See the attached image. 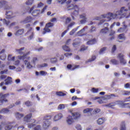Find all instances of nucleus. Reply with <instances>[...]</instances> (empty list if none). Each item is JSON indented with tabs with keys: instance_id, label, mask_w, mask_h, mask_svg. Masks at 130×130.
Masks as SVG:
<instances>
[{
	"instance_id": "nucleus-1",
	"label": "nucleus",
	"mask_w": 130,
	"mask_h": 130,
	"mask_svg": "<svg viewBox=\"0 0 130 130\" xmlns=\"http://www.w3.org/2000/svg\"><path fill=\"white\" fill-rule=\"evenodd\" d=\"M30 54V52H27L25 54H24L22 56H18V58L19 59H23L24 61V64L26 66V68L28 70H31V69H33V67L34 65L31 64V63H30V57L27 56V55H29Z\"/></svg>"
},
{
	"instance_id": "nucleus-2",
	"label": "nucleus",
	"mask_w": 130,
	"mask_h": 130,
	"mask_svg": "<svg viewBox=\"0 0 130 130\" xmlns=\"http://www.w3.org/2000/svg\"><path fill=\"white\" fill-rule=\"evenodd\" d=\"M71 10H74V12L72 13V17L73 20H75V17L74 16H77L79 15V8L77 6H75L74 5L71 4L68 6L67 8V10L70 11Z\"/></svg>"
},
{
	"instance_id": "nucleus-3",
	"label": "nucleus",
	"mask_w": 130,
	"mask_h": 130,
	"mask_svg": "<svg viewBox=\"0 0 130 130\" xmlns=\"http://www.w3.org/2000/svg\"><path fill=\"white\" fill-rule=\"evenodd\" d=\"M29 13L31 14L32 16H38L39 14H41L40 10L36 9V7L34 6L29 10Z\"/></svg>"
},
{
	"instance_id": "nucleus-4",
	"label": "nucleus",
	"mask_w": 130,
	"mask_h": 130,
	"mask_svg": "<svg viewBox=\"0 0 130 130\" xmlns=\"http://www.w3.org/2000/svg\"><path fill=\"white\" fill-rule=\"evenodd\" d=\"M117 58L118 59H119L120 63L122 64H125L126 63V60L124 59V55H123V54H118Z\"/></svg>"
},
{
	"instance_id": "nucleus-5",
	"label": "nucleus",
	"mask_w": 130,
	"mask_h": 130,
	"mask_svg": "<svg viewBox=\"0 0 130 130\" xmlns=\"http://www.w3.org/2000/svg\"><path fill=\"white\" fill-rule=\"evenodd\" d=\"M63 118V114L61 113H59L56 114L53 118V121L54 122H56V121H58V120H60L61 118Z\"/></svg>"
},
{
	"instance_id": "nucleus-6",
	"label": "nucleus",
	"mask_w": 130,
	"mask_h": 130,
	"mask_svg": "<svg viewBox=\"0 0 130 130\" xmlns=\"http://www.w3.org/2000/svg\"><path fill=\"white\" fill-rule=\"evenodd\" d=\"M27 34L29 35L28 40H32L34 38V30L32 27L29 28Z\"/></svg>"
},
{
	"instance_id": "nucleus-7",
	"label": "nucleus",
	"mask_w": 130,
	"mask_h": 130,
	"mask_svg": "<svg viewBox=\"0 0 130 130\" xmlns=\"http://www.w3.org/2000/svg\"><path fill=\"white\" fill-rule=\"evenodd\" d=\"M66 123H67L68 125H72L74 123V118L73 116L69 115L66 118Z\"/></svg>"
},
{
	"instance_id": "nucleus-8",
	"label": "nucleus",
	"mask_w": 130,
	"mask_h": 130,
	"mask_svg": "<svg viewBox=\"0 0 130 130\" xmlns=\"http://www.w3.org/2000/svg\"><path fill=\"white\" fill-rule=\"evenodd\" d=\"M44 121L43 122V128L44 129H47L49 128L50 126V121L47 120H44Z\"/></svg>"
},
{
	"instance_id": "nucleus-9",
	"label": "nucleus",
	"mask_w": 130,
	"mask_h": 130,
	"mask_svg": "<svg viewBox=\"0 0 130 130\" xmlns=\"http://www.w3.org/2000/svg\"><path fill=\"white\" fill-rule=\"evenodd\" d=\"M9 96V93H6L3 94V93H0V102L1 103H4V102H8V100L5 99L6 97Z\"/></svg>"
},
{
	"instance_id": "nucleus-10",
	"label": "nucleus",
	"mask_w": 130,
	"mask_h": 130,
	"mask_svg": "<svg viewBox=\"0 0 130 130\" xmlns=\"http://www.w3.org/2000/svg\"><path fill=\"white\" fill-rule=\"evenodd\" d=\"M80 68V65L72 66V64H68L67 66V69L68 71H74L76 70V69H79Z\"/></svg>"
},
{
	"instance_id": "nucleus-11",
	"label": "nucleus",
	"mask_w": 130,
	"mask_h": 130,
	"mask_svg": "<svg viewBox=\"0 0 130 130\" xmlns=\"http://www.w3.org/2000/svg\"><path fill=\"white\" fill-rule=\"evenodd\" d=\"M12 77H8L7 79L5 80V83L3 82L0 84V87H3V85H9V84H12Z\"/></svg>"
},
{
	"instance_id": "nucleus-12",
	"label": "nucleus",
	"mask_w": 130,
	"mask_h": 130,
	"mask_svg": "<svg viewBox=\"0 0 130 130\" xmlns=\"http://www.w3.org/2000/svg\"><path fill=\"white\" fill-rule=\"evenodd\" d=\"M15 58H16L15 56H13L12 54H9L8 57L7 65L12 64V61H15Z\"/></svg>"
},
{
	"instance_id": "nucleus-13",
	"label": "nucleus",
	"mask_w": 130,
	"mask_h": 130,
	"mask_svg": "<svg viewBox=\"0 0 130 130\" xmlns=\"http://www.w3.org/2000/svg\"><path fill=\"white\" fill-rule=\"evenodd\" d=\"M69 112L71 113L73 117H74L75 119H78L81 117V114L79 112L72 113V111H69Z\"/></svg>"
},
{
	"instance_id": "nucleus-14",
	"label": "nucleus",
	"mask_w": 130,
	"mask_h": 130,
	"mask_svg": "<svg viewBox=\"0 0 130 130\" xmlns=\"http://www.w3.org/2000/svg\"><path fill=\"white\" fill-rule=\"evenodd\" d=\"M105 121H106V119L105 118H100L97 120V123L98 124L101 125V124H103Z\"/></svg>"
},
{
	"instance_id": "nucleus-15",
	"label": "nucleus",
	"mask_w": 130,
	"mask_h": 130,
	"mask_svg": "<svg viewBox=\"0 0 130 130\" xmlns=\"http://www.w3.org/2000/svg\"><path fill=\"white\" fill-rule=\"evenodd\" d=\"M59 56V54H57L56 56L54 58H52L50 59L51 63H56L57 62V58Z\"/></svg>"
},
{
	"instance_id": "nucleus-16",
	"label": "nucleus",
	"mask_w": 130,
	"mask_h": 130,
	"mask_svg": "<svg viewBox=\"0 0 130 130\" xmlns=\"http://www.w3.org/2000/svg\"><path fill=\"white\" fill-rule=\"evenodd\" d=\"M31 118H32V114L29 113L24 117V121H25L26 122H29V121L30 119H31Z\"/></svg>"
},
{
	"instance_id": "nucleus-17",
	"label": "nucleus",
	"mask_w": 130,
	"mask_h": 130,
	"mask_svg": "<svg viewBox=\"0 0 130 130\" xmlns=\"http://www.w3.org/2000/svg\"><path fill=\"white\" fill-rule=\"evenodd\" d=\"M0 21H2L3 24H5L6 25H7V26H9V27H11L12 26H13V25H15V23H11L10 24V22L5 19H0Z\"/></svg>"
},
{
	"instance_id": "nucleus-18",
	"label": "nucleus",
	"mask_w": 130,
	"mask_h": 130,
	"mask_svg": "<svg viewBox=\"0 0 130 130\" xmlns=\"http://www.w3.org/2000/svg\"><path fill=\"white\" fill-rule=\"evenodd\" d=\"M87 29H88V27L87 26L82 28L81 30L77 32V36H83V33H84L85 31L87 30Z\"/></svg>"
},
{
	"instance_id": "nucleus-19",
	"label": "nucleus",
	"mask_w": 130,
	"mask_h": 130,
	"mask_svg": "<svg viewBox=\"0 0 130 130\" xmlns=\"http://www.w3.org/2000/svg\"><path fill=\"white\" fill-rule=\"evenodd\" d=\"M32 21H33V18H32V17L30 16H28L23 21V23L26 24L27 23H30L32 22Z\"/></svg>"
},
{
	"instance_id": "nucleus-20",
	"label": "nucleus",
	"mask_w": 130,
	"mask_h": 130,
	"mask_svg": "<svg viewBox=\"0 0 130 130\" xmlns=\"http://www.w3.org/2000/svg\"><path fill=\"white\" fill-rule=\"evenodd\" d=\"M120 130H126V127L125 126V121H123L121 122L120 125Z\"/></svg>"
},
{
	"instance_id": "nucleus-21",
	"label": "nucleus",
	"mask_w": 130,
	"mask_h": 130,
	"mask_svg": "<svg viewBox=\"0 0 130 130\" xmlns=\"http://www.w3.org/2000/svg\"><path fill=\"white\" fill-rule=\"evenodd\" d=\"M22 34H24V29H19L15 33V35L16 36H20V35H22Z\"/></svg>"
},
{
	"instance_id": "nucleus-22",
	"label": "nucleus",
	"mask_w": 130,
	"mask_h": 130,
	"mask_svg": "<svg viewBox=\"0 0 130 130\" xmlns=\"http://www.w3.org/2000/svg\"><path fill=\"white\" fill-rule=\"evenodd\" d=\"M110 62L112 64H114V66H117L119 64V61L116 60V59H112L110 60Z\"/></svg>"
},
{
	"instance_id": "nucleus-23",
	"label": "nucleus",
	"mask_w": 130,
	"mask_h": 130,
	"mask_svg": "<svg viewBox=\"0 0 130 130\" xmlns=\"http://www.w3.org/2000/svg\"><path fill=\"white\" fill-rule=\"evenodd\" d=\"M93 111V109L92 108H86L83 110V113H91Z\"/></svg>"
},
{
	"instance_id": "nucleus-24",
	"label": "nucleus",
	"mask_w": 130,
	"mask_h": 130,
	"mask_svg": "<svg viewBox=\"0 0 130 130\" xmlns=\"http://www.w3.org/2000/svg\"><path fill=\"white\" fill-rule=\"evenodd\" d=\"M24 47L21 48L19 49H16L15 52H17V53L20 54V55H22V54H24Z\"/></svg>"
},
{
	"instance_id": "nucleus-25",
	"label": "nucleus",
	"mask_w": 130,
	"mask_h": 130,
	"mask_svg": "<svg viewBox=\"0 0 130 130\" xmlns=\"http://www.w3.org/2000/svg\"><path fill=\"white\" fill-rule=\"evenodd\" d=\"M94 100H96V99H99L98 101V102L100 103V104H102V103H104V100H103V98H100L99 97H95L93 98Z\"/></svg>"
},
{
	"instance_id": "nucleus-26",
	"label": "nucleus",
	"mask_w": 130,
	"mask_h": 130,
	"mask_svg": "<svg viewBox=\"0 0 130 130\" xmlns=\"http://www.w3.org/2000/svg\"><path fill=\"white\" fill-rule=\"evenodd\" d=\"M97 41H96V39H92L87 42V45H92V44H95Z\"/></svg>"
},
{
	"instance_id": "nucleus-27",
	"label": "nucleus",
	"mask_w": 130,
	"mask_h": 130,
	"mask_svg": "<svg viewBox=\"0 0 130 130\" xmlns=\"http://www.w3.org/2000/svg\"><path fill=\"white\" fill-rule=\"evenodd\" d=\"M24 116V114H21L19 113H16L15 114V117L17 118V119H21V118H22V117H23Z\"/></svg>"
},
{
	"instance_id": "nucleus-28",
	"label": "nucleus",
	"mask_w": 130,
	"mask_h": 130,
	"mask_svg": "<svg viewBox=\"0 0 130 130\" xmlns=\"http://www.w3.org/2000/svg\"><path fill=\"white\" fill-rule=\"evenodd\" d=\"M6 18L7 19H10L12 18V16H13V12L11 11H9L6 13Z\"/></svg>"
},
{
	"instance_id": "nucleus-29",
	"label": "nucleus",
	"mask_w": 130,
	"mask_h": 130,
	"mask_svg": "<svg viewBox=\"0 0 130 130\" xmlns=\"http://www.w3.org/2000/svg\"><path fill=\"white\" fill-rule=\"evenodd\" d=\"M52 118V115H47L44 117V120H50Z\"/></svg>"
},
{
	"instance_id": "nucleus-30",
	"label": "nucleus",
	"mask_w": 130,
	"mask_h": 130,
	"mask_svg": "<svg viewBox=\"0 0 130 130\" xmlns=\"http://www.w3.org/2000/svg\"><path fill=\"white\" fill-rule=\"evenodd\" d=\"M96 59V56H92L91 59L85 61V63H88V62H91V61H94Z\"/></svg>"
},
{
	"instance_id": "nucleus-31",
	"label": "nucleus",
	"mask_w": 130,
	"mask_h": 130,
	"mask_svg": "<svg viewBox=\"0 0 130 130\" xmlns=\"http://www.w3.org/2000/svg\"><path fill=\"white\" fill-rule=\"evenodd\" d=\"M10 112V110L8 109H3L1 111H0V113H3V114L9 113Z\"/></svg>"
},
{
	"instance_id": "nucleus-32",
	"label": "nucleus",
	"mask_w": 130,
	"mask_h": 130,
	"mask_svg": "<svg viewBox=\"0 0 130 130\" xmlns=\"http://www.w3.org/2000/svg\"><path fill=\"white\" fill-rule=\"evenodd\" d=\"M114 96V94H111L109 95H106L104 98H103V100H107L108 99H111Z\"/></svg>"
},
{
	"instance_id": "nucleus-33",
	"label": "nucleus",
	"mask_w": 130,
	"mask_h": 130,
	"mask_svg": "<svg viewBox=\"0 0 130 130\" xmlns=\"http://www.w3.org/2000/svg\"><path fill=\"white\" fill-rule=\"evenodd\" d=\"M66 108V105L64 104H60L58 106V109L59 110H62Z\"/></svg>"
},
{
	"instance_id": "nucleus-34",
	"label": "nucleus",
	"mask_w": 130,
	"mask_h": 130,
	"mask_svg": "<svg viewBox=\"0 0 130 130\" xmlns=\"http://www.w3.org/2000/svg\"><path fill=\"white\" fill-rule=\"evenodd\" d=\"M108 32V27H106L105 28L102 29L101 30V33H102L103 34H106Z\"/></svg>"
},
{
	"instance_id": "nucleus-35",
	"label": "nucleus",
	"mask_w": 130,
	"mask_h": 130,
	"mask_svg": "<svg viewBox=\"0 0 130 130\" xmlns=\"http://www.w3.org/2000/svg\"><path fill=\"white\" fill-rule=\"evenodd\" d=\"M12 123H8V124L7 125V126L5 127V130H10V129H12Z\"/></svg>"
},
{
	"instance_id": "nucleus-36",
	"label": "nucleus",
	"mask_w": 130,
	"mask_h": 130,
	"mask_svg": "<svg viewBox=\"0 0 130 130\" xmlns=\"http://www.w3.org/2000/svg\"><path fill=\"white\" fill-rule=\"evenodd\" d=\"M56 94L57 96H66V95H67L66 93H64L61 91H59V92H56Z\"/></svg>"
},
{
	"instance_id": "nucleus-37",
	"label": "nucleus",
	"mask_w": 130,
	"mask_h": 130,
	"mask_svg": "<svg viewBox=\"0 0 130 130\" xmlns=\"http://www.w3.org/2000/svg\"><path fill=\"white\" fill-rule=\"evenodd\" d=\"M115 25H116V26H120V23L119 22H114L111 26H110V28L112 29V28H113V27H114Z\"/></svg>"
},
{
	"instance_id": "nucleus-38",
	"label": "nucleus",
	"mask_w": 130,
	"mask_h": 130,
	"mask_svg": "<svg viewBox=\"0 0 130 130\" xmlns=\"http://www.w3.org/2000/svg\"><path fill=\"white\" fill-rule=\"evenodd\" d=\"M34 2V0H27L25 3V4L27 5V6H31V5H32Z\"/></svg>"
},
{
	"instance_id": "nucleus-39",
	"label": "nucleus",
	"mask_w": 130,
	"mask_h": 130,
	"mask_svg": "<svg viewBox=\"0 0 130 130\" xmlns=\"http://www.w3.org/2000/svg\"><path fill=\"white\" fill-rule=\"evenodd\" d=\"M50 32V29L49 28H46V26L44 28V32H43V34H45L46 33H49Z\"/></svg>"
},
{
	"instance_id": "nucleus-40",
	"label": "nucleus",
	"mask_w": 130,
	"mask_h": 130,
	"mask_svg": "<svg viewBox=\"0 0 130 130\" xmlns=\"http://www.w3.org/2000/svg\"><path fill=\"white\" fill-rule=\"evenodd\" d=\"M40 76H47V75H48V73H47V72L44 71H41L40 72Z\"/></svg>"
},
{
	"instance_id": "nucleus-41",
	"label": "nucleus",
	"mask_w": 130,
	"mask_h": 130,
	"mask_svg": "<svg viewBox=\"0 0 130 130\" xmlns=\"http://www.w3.org/2000/svg\"><path fill=\"white\" fill-rule=\"evenodd\" d=\"M6 6H7V2L2 1V2H0V7H6Z\"/></svg>"
},
{
	"instance_id": "nucleus-42",
	"label": "nucleus",
	"mask_w": 130,
	"mask_h": 130,
	"mask_svg": "<svg viewBox=\"0 0 130 130\" xmlns=\"http://www.w3.org/2000/svg\"><path fill=\"white\" fill-rule=\"evenodd\" d=\"M37 60H38L37 57H35L32 58V60L31 61L32 64H33V66H35V63L36 61H37Z\"/></svg>"
},
{
	"instance_id": "nucleus-43",
	"label": "nucleus",
	"mask_w": 130,
	"mask_h": 130,
	"mask_svg": "<svg viewBox=\"0 0 130 130\" xmlns=\"http://www.w3.org/2000/svg\"><path fill=\"white\" fill-rule=\"evenodd\" d=\"M118 39L121 40H124V39H125V36H124L123 34H120L118 36Z\"/></svg>"
},
{
	"instance_id": "nucleus-44",
	"label": "nucleus",
	"mask_w": 130,
	"mask_h": 130,
	"mask_svg": "<svg viewBox=\"0 0 130 130\" xmlns=\"http://www.w3.org/2000/svg\"><path fill=\"white\" fill-rule=\"evenodd\" d=\"M114 34H115V31L114 30H111L109 35L110 36H112V38H111V40L114 39V36H113Z\"/></svg>"
},
{
	"instance_id": "nucleus-45",
	"label": "nucleus",
	"mask_w": 130,
	"mask_h": 130,
	"mask_svg": "<svg viewBox=\"0 0 130 130\" xmlns=\"http://www.w3.org/2000/svg\"><path fill=\"white\" fill-rule=\"evenodd\" d=\"M24 105L27 107L31 106V105H32V103L29 101H27L24 103Z\"/></svg>"
},
{
	"instance_id": "nucleus-46",
	"label": "nucleus",
	"mask_w": 130,
	"mask_h": 130,
	"mask_svg": "<svg viewBox=\"0 0 130 130\" xmlns=\"http://www.w3.org/2000/svg\"><path fill=\"white\" fill-rule=\"evenodd\" d=\"M33 130H42V128H41L40 125H38L33 128Z\"/></svg>"
},
{
	"instance_id": "nucleus-47",
	"label": "nucleus",
	"mask_w": 130,
	"mask_h": 130,
	"mask_svg": "<svg viewBox=\"0 0 130 130\" xmlns=\"http://www.w3.org/2000/svg\"><path fill=\"white\" fill-rule=\"evenodd\" d=\"M53 26V23L51 22H49L47 23L46 25V28H51V27H52Z\"/></svg>"
},
{
	"instance_id": "nucleus-48",
	"label": "nucleus",
	"mask_w": 130,
	"mask_h": 130,
	"mask_svg": "<svg viewBox=\"0 0 130 130\" xmlns=\"http://www.w3.org/2000/svg\"><path fill=\"white\" fill-rule=\"evenodd\" d=\"M5 67H6L5 63L3 62L2 61H0V69L4 70V69H5Z\"/></svg>"
},
{
	"instance_id": "nucleus-49",
	"label": "nucleus",
	"mask_w": 130,
	"mask_h": 130,
	"mask_svg": "<svg viewBox=\"0 0 130 130\" xmlns=\"http://www.w3.org/2000/svg\"><path fill=\"white\" fill-rule=\"evenodd\" d=\"M44 6V4L41 2H40V3H39L37 5V7H36V8H37L38 9H40L41 8H42V7H43Z\"/></svg>"
},
{
	"instance_id": "nucleus-50",
	"label": "nucleus",
	"mask_w": 130,
	"mask_h": 130,
	"mask_svg": "<svg viewBox=\"0 0 130 130\" xmlns=\"http://www.w3.org/2000/svg\"><path fill=\"white\" fill-rule=\"evenodd\" d=\"M56 2H57L58 4H60L61 5H63V4H64L66 2H67V0H56Z\"/></svg>"
},
{
	"instance_id": "nucleus-51",
	"label": "nucleus",
	"mask_w": 130,
	"mask_h": 130,
	"mask_svg": "<svg viewBox=\"0 0 130 130\" xmlns=\"http://www.w3.org/2000/svg\"><path fill=\"white\" fill-rule=\"evenodd\" d=\"M98 91H99V89H98V88H92L91 89V91L92 93H98Z\"/></svg>"
},
{
	"instance_id": "nucleus-52",
	"label": "nucleus",
	"mask_w": 130,
	"mask_h": 130,
	"mask_svg": "<svg viewBox=\"0 0 130 130\" xmlns=\"http://www.w3.org/2000/svg\"><path fill=\"white\" fill-rule=\"evenodd\" d=\"M79 27H77L76 28L73 29L70 32V35H73L74 33H75V32H76V31H77V30H78V29H79Z\"/></svg>"
},
{
	"instance_id": "nucleus-53",
	"label": "nucleus",
	"mask_w": 130,
	"mask_h": 130,
	"mask_svg": "<svg viewBox=\"0 0 130 130\" xmlns=\"http://www.w3.org/2000/svg\"><path fill=\"white\" fill-rule=\"evenodd\" d=\"M106 50V47H104V48H102L100 51V54H102L104 53V52H105Z\"/></svg>"
},
{
	"instance_id": "nucleus-54",
	"label": "nucleus",
	"mask_w": 130,
	"mask_h": 130,
	"mask_svg": "<svg viewBox=\"0 0 130 130\" xmlns=\"http://www.w3.org/2000/svg\"><path fill=\"white\" fill-rule=\"evenodd\" d=\"M63 50H64L65 51H70V48H69V47L67 46H64L62 47Z\"/></svg>"
},
{
	"instance_id": "nucleus-55",
	"label": "nucleus",
	"mask_w": 130,
	"mask_h": 130,
	"mask_svg": "<svg viewBox=\"0 0 130 130\" xmlns=\"http://www.w3.org/2000/svg\"><path fill=\"white\" fill-rule=\"evenodd\" d=\"M48 64L47 63H43L38 66V68H46V67H48Z\"/></svg>"
},
{
	"instance_id": "nucleus-56",
	"label": "nucleus",
	"mask_w": 130,
	"mask_h": 130,
	"mask_svg": "<svg viewBox=\"0 0 130 130\" xmlns=\"http://www.w3.org/2000/svg\"><path fill=\"white\" fill-rule=\"evenodd\" d=\"M9 69L11 71H14V70H16V67L13 65H10L9 66Z\"/></svg>"
},
{
	"instance_id": "nucleus-57",
	"label": "nucleus",
	"mask_w": 130,
	"mask_h": 130,
	"mask_svg": "<svg viewBox=\"0 0 130 130\" xmlns=\"http://www.w3.org/2000/svg\"><path fill=\"white\" fill-rule=\"evenodd\" d=\"M87 15L83 13L81 15H80V17L81 18V19H87Z\"/></svg>"
},
{
	"instance_id": "nucleus-58",
	"label": "nucleus",
	"mask_w": 130,
	"mask_h": 130,
	"mask_svg": "<svg viewBox=\"0 0 130 130\" xmlns=\"http://www.w3.org/2000/svg\"><path fill=\"white\" fill-rule=\"evenodd\" d=\"M72 21V19H71V18L70 17H68L66 20V21H65V24H69V23Z\"/></svg>"
},
{
	"instance_id": "nucleus-59",
	"label": "nucleus",
	"mask_w": 130,
	"mask_h": 130,
	"mask_svg": "<svg viewBox=\"0 0 130 130\" xmlns=\"http://www.w3.org/2000/svg\"><path fill=\"white\" fill-rule=\"evenodd\" d=\"M100 111H101V110H100V109H94V110L93 111V113H94L95 114H96V113H99V112H100Z\"/></svg>"
},
{
	"instance_id": "nucleus-60",
	"label": "nucleus",
	"mask_w": 130,
	"mask_h": 130,
	"mask_svg": "<svg viewBox=\"0 0 130 130\" xmlns=\"http://www.w3.org/2000/svg\"><path fill=\"white\" fill-rule=\"evenodd\" d=\"M123 94V95H125L126 96H127L128 95H130V91H124Z\"/></svg>"
},
{
	"instance_id": "nucleus-61",
	"label": "nucleus",
	"mask_w": 130,
	"mask_h": 130,
	"mask_svg": "<svg viewBox=\"0 0 130 130\" xmlns=\"http://www.w3.org/2000/svg\"><path fill=\"white\" fill-rule=\"evenodd\" d=\"M7 57V55L3 54L2 56H1L0 58L2 60H5Z\"/></svg>"
},
{
	"instance_id": "nucleus-62",
	"label": "nucleus",
	"mask_w": 130,
	"mask_h": 130,
	"mask_svg": "<svg viewBox=\"0 0 130 130\" xmlns=\"http://www.w3.org/2000/svg\"><path fill=\"white\" fill-rule=\"evenodd\" d=\"M1 75H4V74H8V69H5L4 71L1 72Z\"/></svg>"
},
{
	"instance_id": "nucleus-63",
	"label": "nucleus",
	"mask_w": 130,
	"mask_h": 130,
	"mask_svg": "<svg viewBox=\"0 0 130 130\" xmlns=\"http://www.w3.org/2000/svg\"><path fill=\"white\" fill-rule=\"evenodd\" d=\"M64 55L66 56V57H71V56L72 55V53H65Z\"/></svg>"
},
{
	"instance_id": "nucleus-64",
	"label": "nucleus",
	"mask_w": 130,
	"mask_h": 130,
	"mask_svg": "<svg viewBox=\"0 0 130 130\" xmlns=\"http://www.w3.org/2000/svg\"><path fill=\"white\" fill-rule=\"evenodd\" d=\"M124 88L126 89H130V84L129 83H126L124 85Z\"/></svg>"
}]
</instances>
